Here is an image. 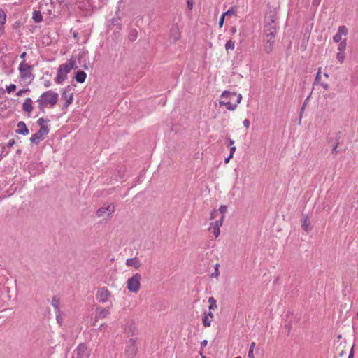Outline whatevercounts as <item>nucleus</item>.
Masks as SVG:
<instances>
[{
	"mask_svg": "<svg viewBox=\"0 0 358 358\" xmlns=\"http://www.w3.org/2000/svg\"><path fill=\"white\" fill-rule=\"evenodd\" d=\"M224 15H234L237 16V8L236 6H232L230 9H229L227 12L223 13Z\"/></svg>",
	"mask_w": 358,
	"mask_h": 358,
	"instance_id": "23",
	"label": "nucleus"
},
{
	"mask_svg": "<svg viewBox=\"0 0 358 358\" xmlns=\"http://www.w3.org/2000/svg\"><path fill=\"white\" fill-rule=\"evenodd\" d=\"M49 122V120H45L44 118H39L37 120V124L40 126V128L42 127H48L45 124H47Z\"/></svg>",
	"mask_w": 358,
	"mask_h": 358,
	"instance_id": "30",
	"label": "nucleus"
},
{
	"mask_svg": "<svg viewBox=\"0 0 358 358\" xmlns=\"http://www.w3.org/2000/svg\"><path fill=\"white\" fill-rule=\"evenodd\" d=\"M25 55H26V52H22L20 55V58L24 59L25 57Z\"/></svg>",
	"mask_w": 358,
	"mask_h": 358,
	"instance_id": "50",
	"label": "nucleus"
},
{
	"mask_svg": "<svg viewBox=\"0 0 358 358\" xmlns=\"http://www.w3.org/2000/svg\"><path fill=\"white\" fill-rule=\"evenodd\" d=\"M207 345V341L206 340H203L201 343V348H204L206 347Z\"/></svg>",
	"mask_w": 358,
	"mask_h": 358,
	"instance_id": "45",
	"label": "nucleus"
},
{
	"mask_svg": "<svg viewBox=\"0 0 358 358\" xmlns=\"http://www.w3.org/2000/svg\"><path fill=\"white\" fill-rule=\"evenodd\" d=\"M255 345H256V344L255 342H252L251 343L250 349H249V352H248V357L249 358H255L253 352H254Z\"/></svg>",
	"mask_w": 358,
	"mask_h": 358,
	"instance_id": "32",
	"label": "nucleus"
},
{
	"mask_svg": "<svg viewBox=\"0 0 358 358\" xmlns=\"http://www.w3.org/2000/svg\"><path fill=\"white\" fill-rule=\"evenodd\" d=\"M301 227L306 232H309L312 230L313 225L308 215H303L301 218Z\"/></svg>",
	"mask_w": 358,
	"mask_h": 358,
	"instance_id": "16",
	"label": "nucleus"
},
{
	"mask_svg": "<svg viewBox=\"0 0 358 358\" xmlns=\"http://www.w3.org/2000/svg\"><path fill=\"white\" fill-rule=\"evenodd\" d=\"M336 148H337V144L333 148L332 151L333 152L336 151Z\"/></svg>",
	"mask_w": 358,
	"mask_h": 358,
	"instance_id": "52",
	"label": "nucleus"
},
{
	"mask_svg": "<svg viewBox=\"0 0 358 358\" xmlns=\"http://www.w3.org/2000/svg\"><path fill=\"white\" fill-rule=\"evenodd\" d=\"M73 98V93H69V100H66L65 101V103H64L63 109L67 108L69 107V106L72 103Z\"/></svg>",
	"mask_w": 358,
	"mask_h": 358,
	"instance_id": "27",
	"label": "nucleus"
},
{
	"mask_svg": "<svg viewBox=\"0 0 358 358\" xmlns=\"http://www.w3.org/2000/svg\"><path fill=\"white\" fill-rule=\"evenodd\" d=\"M59 99L57 92L52 90H48L41 94L37 99L38 107L41 111H44L45 108H52L57 104Z\"/></svg>",
	"mask_w": 358,
	"mask_h": 358,
	"instance_id": "2",
	"label": "nucleus"
},
{
	"mask_svg": "<svg viewBox=\"0 0 358 358\" xmlns=\"http://www.w3.org/2000/svg\"><path fill=\"white\" fill-rule=\"evenodd\" d=\"M231 31L232 34L236 33V28L235 27H231Z\"/></svg>",
	"mask_w": 358,
	"mask_h": 358,
	"instance_id": "48",
	"label": "nucleus"
},
{
	"mask_svg": "<svg viewBox=\"0 0 358 358\" xmlns=\"http://www.w3.org/2000/svg\"><path fill=\"white\" fill-rule=\"evenodd\" d=\"M357 316H358V312H357Z\"/></svg>",
	"mask_w": 358,
	"mask_h": 358,
	"instance_id": "56",
	"label": "nucleus"
},
{
	"mask_svg": "<svg viewBox=\"0 0 358 358\" xmlns=\"http://www.w3.org/2000/svg\"><path fill=\"white\" fill-rule=\"evenodd\" d=\"M320 0H313V3L318 4V3H319V2H320Z\"/></svg>",
	"mask_w": 358,
	"mask_h": 358,
	"instance_id": "51",
	"label": "nucleus"
},
{
	"mask_svg": "<svg viewBox=\"0 0 358 358\" xmlns=\"http://www.w3.org/2000/svg\"><path fill=\"white\" fill-rule=\"evenodd\" d=\"M76 69V62L71 59L66 63L59 65L57 74L55 79L57 84H62L67 78V75L72 69Z\"/></svg>",
	"mask_w": 358,
	"mask_h": 358,
	"instance_id": "4",
	"label": "nucleus"
},
{
	"mask_svg": "<svg viewBox=\"0 0 358 358\" xmlns=\"http://www.w3.org/2000/svg\"><path fill=\"white\" fill-rule=\"evenodd\" d=\"M114 212L115 206L113 204H105L96 210V215L99 218L108 220L112 217Z\"/></svg>",
	"mask_w": 358,
	"mask_h": 358,
	"instance_id": "7",
	"label": "nucleus"
},
{
	"mask_svg": "<svg viewBox=\"0 0 358 358\" xmlns=\"http://www.w3.org/2000/svg\"><path fill=\"white\" fill-rule=\"evenodd\" d=\"M353 357V348H352L350 354H349V356H348V358H352Z\"/></svg>",
	"mask_w": 358,
	"mask_h": 358,
	"instance_id": "47",
	"label": "nucleus"
},
{
	"mask_svg": "<svg viewBox=\"0 0 358 358\" xmlns=\"http://www.w3.org/2000/svg\"><path fill=\"white\" fill-rule=\"evenodd\" d=\"M346 46H347L346 40L344 39L342 41H341L338 45V52H344L345 50L346 49Z\"/></svg>",
	"mask_w": 358,
	"mask_h": 358,
	"instance_id": "28",
	"label": "nucleus"
},
{
	"mask_svg": "<svg viewBox=\"0 0 358 358\" xmlns=\"http://www.w3.org/2000/svg\"><path fill=\"white\" fill-rule=\"evenodd\" d=\"M203 315H205L206 316H208L210 319L213 320L214 315H213V313L211 312V310H210L208 313H205Z\"/></svg>",
	"mask_w": 358,
	"mask_h": 358,
	"instance_id": "41",
	"label": "nucleus"
},
{
	"mask_svg": "<svg viewBox=\"0 0 358 358\" xmlns=\"http://www.w3.org/2000/svg\"><path fill=\"white\" fill-rule=\"evenodd\" d=\"M62 97L66 101L69 100V94H66L65 92L62 93Z\"/></svg>",
	"mask_w": 358,
	"mask_h": 358,
	"instance_id": "44",
	"label": "nucleus"
},
{
	"mask_svg": "<svg viewBox=\"0 0 358 358\" xmlns=\"http://www.w3.org/2000/svg\"><path fill=\"white\" fill-rule=\"evenodd\" d=\"M224 220L219 219L214 222H210L209 230H213V233L215 238H217L220 234V227H222Z\"/></svg>",
	"mask_w": 358,
	"mask_h": 358,
	"instance_id": "12",
	"label": "nucleus"
},
{
	"mask_svg": "<svg viewBox=\"0 0 358 358\" xmlns=\"http://www.w3.org/2000/svg\"><path fill=\"white\" fill-rule=\"evenodd\" d=\"M321 67H320L318 69V71L317 73V75H316V78H315V82L318 84H320V85H322L323 87V88L324 90H328L329 89V85L328 83H324L322 81V76H321Z\"/></svg>",
	"mask_w": 358,
	"mask_h": 358,
	"instance_id": "20",
	"label": "nucleus"
},
{
	"mask_svg": "<svg viewBox=\"0 0 358 358\" xmlns=\"http://www.w3.org/2000/svg\"><path fill=\"white\" fill-rule=\"evenodd\" d=\"M208 308L209 310H215L217 308V303L209 304Z\"/></svg>",
	"mask_w": 358,
	"mask_h": 358,
	"instance_id": "38",
	"label": "nucleus"
},
{
	"mask_svg": "<svg viewBox=\"0 0 358 358\" xmlns=\"http://www.w3.org/2000/svg\"><path fill=\"white\" fill-rule=\"evenodd\" d=\"M241 100L242 95L241 94H238L236 92L224 91L221 95V100L219 103L220 106H225L229 110H234Z\"/></svg>",
	"mask_w": 358,
	"mask_h": 358,
	"instance_id": "3",
	"label": "nucleus"
},
{
	"mask_svg": "<svg viewBox=\"0 0 358 358\" xmlns=\"http://www.w3.org/2000/svg\"><path fill=\"white\" fill-rule=\"evenodd\" d=\"M29 91V89H23V90H19L17 93H16V95L17 96H22V94L27 92Z\"/></svg>",
	"mask_w": 358,
	"mask_h": 358,
	"instance_id": "36",
	"label": "nucleus"
},
{
	"mask_svg": "<svg viewBox=\"0 0 358 358\" xmlns=\"http://www.w3.org/2000/svg\"><path fill=\"white\" fill-rule=\"evenodd\" d=\"M277 25L275 23V15L271 12L266 15L263 29L262 43L263 49L266 53H271L273 51L275 42V34Z\"/></svg>",
	"mask_w": 358,
	"mask_h": 358,
	"instance_id": "1",
	"label": "nucleus"
},
{
	"mask_svg": "<svg viewBox=\"0 0 358 358\" xmlns=\"http://www.w3.org/2000/svg\"><path fill=\"white\" fill-rule=\"evenodd\" d=\"M112 297V293L106 287L98 289L96 299L102 303L108 302Z\"/></svg>",
	"mask_w": 358,
	"mask_h": 358,
	"instance_id": "9",
	"label": "nucleus"
},
{
	"mask_svg": "<svg viewBox=\"0 0 358 358\" xmlns=\"http://www.w3.org/2000/svg\"><path fill=\"white\" fill-rule=\"evenodd\" d=\"M49 133L48 127H42L30 138V141L32 143L38 144L40 141L45 138V136Z\"/></svg>",
	"mask_w": 358,
	"mask_h": 358,
	"instance_id": "10",
	"label": "nucleus"
},
{
	"mask_svg": "<svg viewBox=\"0 0 358 358\" xmlns=\"http://www.w3.org/2000/svg\"><path fill=\"white\" fill-rule=\"evenodd\" d=\"M208 302L209 304H213V303H216V300L213 297L211 296V297L208 298Z\"/></svg>",
	"mask_w": 358,
	"mask_h": 358,
	"instance_id": "43",
	"label": "nucleus"
},
{
	"mask_svg": "<svg viewBox=\"0 0 358 358\" xmlns=\"http://www.w3.org/2000/svg\"><path fill=\"white\" fill-rule=\"evenodd\" d=\"M187 7L189 10H192L193 8V5H194L193 0H187Z\"/></svg>",
	"mask_w": 358,
	"mask_h": 358,
	"instance_id": "37",
	"label": "nucleus"
},
{
	"mask_svg": "<svg viewBox=\"0 0 358 358\" xmlns=\"http://www.w3.org/2000/svg\"><path fill=\"white\" fill-rule=\"evenodd\" d=\"M243 125L244 127H245L247 129H248L250 126V122L248 119H245L243 121Z\"/></svg>",
	"mask_w": 358,
	"mask_h": 358,
	"instance_id": "39",
	"label": "nucleus"
},
{
	"mask_svg": "<svg viewBox=\"0 0 358 358\" xmlns=\"http://www.w3.org/2000/svg\"><path fill=\"white\" fill-rule=\"evenodd\" d=\"M213 320L208 317V316H206L205 315L202 317V322L204 327H209L211 325Z\"/></svg>",
	"mask_w": 358,
	"mask_h": 358,
	"instance_id": "26",
	"label": "nucleus"
},
{
	"mask_svg": "<svg viewBox=\"0 0 358 358\" xmlns=\"http://www.w3.org/2000/svg\"><path fill=\"white\" fill-rule=\"evenodd\" d=\"M230 145H233L234 143V140H230Z\"/></svg>",
	"mask_w": 358,
	"mask_h": 358,
	"instance_id": "53",
	"label": "nucleus"
},
{
	"mask_svg": "<svg viewBox=\"0 0 358 358\" xmlns=\"http://www.w3.org/2000/svg\"><path fill=\"white\" fill-rule=\"evenodd\" d=\"M86 76L87 75L84 71H79L76 73L75 78L78 83H82L85 80Z\"/></svg>",
	"mask_w": 358,
	"mask_h": 358,
	"instance_id": "22",
	"label": "nucleus"
},
{
	"mask_svg": "<svg viewBox=\"0 0 358 358\" xmlns=\"http://www.w3.org/2000/svg\"><path fill=\"white\" fill-rule=\"evenodd\" d=\"M17 129L16 131V132L17 134H22V135H28L29 134V129H27L25 123L24 122H19L17 123Z\"/></svg>",
	"mask_w": 358,
	"mask_h": 358,
	"instance_id": "19",
	"label": "nucleus"
},
{
	"mask_svg": "<svg viewBox=\"0 0 358 358\" xmlns=\"http://www.w3.org/2000/svg\"><path fill=\"white\" fill-rule=\"evenodd\" d=\"M125 264L127 266L133 267L136 270H138L141 266V262L137 257L129 258L126 260Z\"/></svg>",
	"mask_w": 358,
	"mask_h": 358,
	"instance_id": "17",
	"label": "nucleus"
},
{
	"mask_svg": "<svg viewBox=\"0 0 358 358\" xmlns=\"http://www.w3.org/2000/svg\"><path fill=\"white\" fill-rule=\"evenodd\" d=\"M141 274L136 273L127 280V289L132 293H138L141 288Z\"/></svg>",
	"mask_w": 358,
	"mask_h": 358,
	"instance_id": "6",
	"label": "nucleus"
},
{
	"mask_svg": "<svg viewBox=\"0 0 358 358\" xmlns=\"http://www.w3.org/2000/svg\"><path fill=\"white\" fill-rule=\"evenodd\" d=\"M225 49L227 51H229V50H234L235 49V42L231 39L227 41L225 43Z\"/></svg>",
	"mask_w": 358,
	"mask_h": 358,
	"instance_id": "25",
	"label": "nucleus"
},
{
	"mask_svg": "<svg viewBox=\"0 0 358 358\" xmlns=\"http://www.w3.org/2000/svg\"><path fill=\"white\" fill-rule=\"evenodd\" d=\"M235 358H241L240 356L236 357Z\"/></svg>",
	"mask_w": 358,
	"mask_h": 358,
	"instance_id": "55",
	"label": "nucleus"
},
{
	"mask_svg": "<svg viewBox=\"0 0 358 358\" xmlns=\"http://www.w3.org/2000/svg\"><path fill=\"white\" fill-rule=\"evenodd\" d=\"M231 158H232V157H230L229 155L227 158L225 159L224 162L229 163Z\"/></svg>",
	"mask_w": 358,
	"mask_h": 358,
	"instance_id": "49",
	"label": "nucleus"
},
{
	"mask_svg": "<svg viewBox=\"0 0 358 358\" xmlns=\"http://www.w3.org/2000/svg\"><path fill=\"white\" fill-rule=\"evenodd\" d=\"M220 275L219 264H217L215 266V272L212 274L213 277L217 278Z\"/></svg>",
	"mask_w": 358,
	"mask_h": 358,
	"instance_id": "34",
	"label": "nucleus"
},
{
	"mask_svg": "<svg viewBox=\"0 0 358 358\" xmlns=\"http://www.w3.org/2000/svg\"><path fill=\"white\" fill-rule=\"evenodd\" d=\"M110 314V310L109 307L102 308L98 307L96 309V316L95 320L97 321L99 319H103L108 317Z\"/></svg>",
	"mask_w": 358,
	"mask_h": 358,
	"instance_id": "13",
	"label": "nucleus"
},
{
	"mask_svg": "<svg viewBox=\"0 0 358 358\" xmlns=\"http://www.w3.org/2000/svg\"><path fill=\"white\" fill-rule=\"evenodd\" d=\"M44 85H45V87H50V85H51V83H50V81H48H48H46V82L45 83Z\"/></svg>",
	"mask_w": 358,
	"mask_h": 358,
	"instance_id": "46",
	"label": "nucleus"
},
{
	"mask_svg": "<svg viewBox=\"0 0 358 358\" xmlns=\"http://www.w3.org/2000/svg\"><path fill=\"white\" fill-rule=\"evenodd\" d=\"M18 70L21 80L27 85L30 84L34 77L33 74V66L22 62L20 63Z\"/></svg>",
	"mask_w": 358,
	"mask_h": 358,
	"instance_id": "5",
	"label": "nucleus"
},
{
	"mask_svg": "<svg viewBox=\"0 0 358 358\" xmlns=\"http://www.w3.org/2000/svg\"><path fill=\"white\" fill-rule=\"evenodd\" d=\"M91 355L90 348L84 343H80L74 350L75 358H90Z\"/></svg>",
	"mask_w": 358,
	"mask_h": 358,
	"instance_id": "8",
	"label": "nucleus"
},
{
	"mask_svg": "<svg viewBox=\"0 0 358 358\" xmlns=\"http://www.w3.org/2000/svg\"><path fill=\"white\" fill-rule=\"evenodd\" d=\"M15 90H16V85L15 84H10L6 87V92L8 94H10L11 92H14Z\"/></svg>",
	"mask_w": 358,
	"mask_h": 358,
	"instance_id": "33",
	"label": "nucleus"
},
{
	"mask_svg": "<svg viewBox=\"0 0 358 358\" xmlns=\"http://www.w3.org/2000/svg\"><path fill=\"white\" fill-rule=\"evenodd\" d=\"M33 20L37 23L41 22L43 20L42 15L39 11H37V10L34 11Z\"/></svg>",
	"mask_w": 358,
	"mask_h": 358,
	"instance_id": "24",
	"label": "nucleus"
},
{
	"mask_svg": "<svg viewBox=\"0 0 358 358\" xmlns=\"http://www.w3.org/2000/svg\"><path fill=\"white\" fill-rule=\"evenodd\" d=\"M136 352V342L133 339H129L127 344L126 353L129 355H134Z\"/></svg>",
	"mask_w": 358,
	"mask_h": 358,
	"instance_id": "18",
	"label": "nucleus"
},
{
	"mask_svg": "<svg viewBox=\"0 0 358 358\" xmlns=\"http://www.w3.org/2000/svg\"><path fill=\"white\" fill-rule=\"evenodd\" d=\"M345 58V55L343 52H338V53L336 54V59L341 64H342L344 62Z\"/></svg>",
	"mask_w": 358,
	"mask_h": 358,
	"instance_id": "31",
	"label": "nucleus"
},
{
	"mask_svg": "<svg viewBox=\"0 0 358 358\" xmlns=\"http://www.w3.org/2000/svg\"><path fill=\"white\" fill-rule=\"evenodd\" d=\"M348 32V29L345 26H340L338 29L337 33L334 36L333 41L335 43L342 41V37L345 36Z\"/></svg>",
	"mask_w": 358,
	"mask_h": 358,
	"instance_id": "14",
	"label": "nucleus"
},
{
	"mask_svg": "<svg viewBox=\"0 0 358 358\" xmlns=\"http://www.w3.org/2000/svg\"><path fill=\"white\" fill-rule=\"evenodd\" d=\"M52 306L55 308V309H57L59 310V304H60V301H59V299L57 296H54L52 299Z\"/></svg>",
	"mask_w": 358,
	"mask_h": 358,
	"instance_id": "29",
	"label": "nucleus"
},
{
	"mask_svg": "<svg viewBox=\"0 0 358 358\" xmlns=\"http://www.w3.org/2000/svg\"><path fill=\"white\" fill-rule=\"evenodd\" d=\"M4 155H5V148L0 146V160L2 159V157Z\"/></svg>",
	"mask_w": 358,
	"mask_h": 358,
	"instance_id": "40",
	"label": "nucleus"
},
{
	"mask_svg": "<svg viewBox=\"0 0 358 358\" xmlns=\"http://www.w3.org/2000/svg\"><path fill=\"white\" fill-rule=\"evenodd\" d=\"M22 110L28 116H30L34 110L33 101L31 98H27L22 103Z\"/></svg>",
	"mask_w": 358,
	"mask_h": 358,
	"instance_id": "15",
	"label": "nucleus"
},
{
	"mask_svg": "<svg viewBox=\"0 0 358 358\" xmlns=\"http://www.w3.org/2000/svg\"><path fill=\"white\" fill-rule=\"evenodd\" d=\"M228 206L226 205H221L218 210L214 209L210 213V220H213L218 216V213H220V219L224 220L226 213L227 212Z\"/></svg>",
	"mask_w": 358,
	"mask_h": 358,
	"instance_id": "11",
	"label": "nucleus"
},
{
	"mask_svg": "<svg viewBox=\"0 0 358 358\" xmlns=\"http://www.w3.org/2000/svg\"><path fill=\"white\" fill-rule=\"evenodd\" d=\"M236 147L235 146H231V148H230V157H233L235 151H236Z\"/></svg>",
	"mask_w": 358,
	"mask_h": 358,
	"instance_id": "42",
	"label": "nucleus"
},
{
	"mask_svg": "<svg viewBox=\"0 0 358 358\" xmlns=\"http://www.w3.org/2000/svg\"><path fill=\"white\" fill-rule=\"evenodd\" d=\"M324 76L328 78H329V74L328 73H324Z\"/></svg>",
	"mask_w": 358,
	"mask_h": 358,
	"instance_id": "54",
	"label": "nucleus"
},
{
	"mask_svg": "<svg viewBox=\"0 0 358 358\" xmlns=\"http://www.w3.org/2000/svg\"><path fill=\"white\" fill-rule=\"evenodd\" d=\"M225 15L224 14L222 15L219 20V27L222 28L224 22Z\"/></svg>",
	"mask_w": 358,
	"mask_h": 358,
	"instance_id": "35",
	"label": "nucleus"
},
{
	"mask_svg": "<svg viewBox=\"0 0 358 358\" xmlns=\"http://www.w3.org/2000/svg\"><path fill=\"white\" fill-rule=\"evenodd\" d=\"M6 21V15L5 12L0 8V35L3 33L4 24Z\"/></svg>",
	"mask_w": 358,
	"mask_h": 358,
	"instance_id": "21",
	"label": "nucleus"
}]
</instances>
